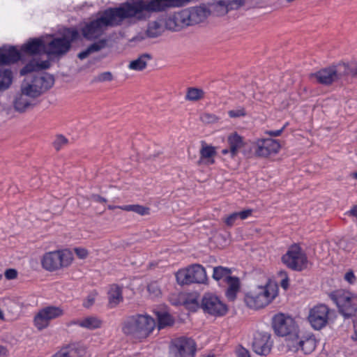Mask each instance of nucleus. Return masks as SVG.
<instances>
[{
  "label": "nucleus",
  "mask_w": 357,
  "mask_h": 357,
  "mask_svg": "<svg viewBox=\"0 0 357 357\" xmlns=\"http://www.w3.org/2000/svg\"><path fill=\"white\" fill-rule=\"evenodd\" d=\"M239 220V218L237 216L236 212H234L230 215H229L225 219V223L227 227H232L237 223V221Z\"/></svg>",
  "instance_id": "43"
},
{
  "label": "nucleus",
  "mask_w": 357,
  "mask_h": 357,
  "mask_svg": "<svg viewBox=\"0 0 357 357\" xmlns=\"http://www.w3.org/2000/svg\"><path fill=\"white\" fill-rule=\"evenodd\" d=\"M92 199L94 202H99V203H105L107 202V199L99 195H93L91 196Z\"/></svg>",
  "instance_id": "55"
},
{
  "label": "nucleus",
  "mask_w": 357,
  "mask_h": 357,
  "mask_svg": "<svg viewBox=\"0 0 357 357\" xmlns=\"http://www.w3.org/2000/svg\"><path fill=\"white\" fill-rule=\"evenodd\" d=\"M80 323H82V319L73 320L70 322L69 326L75 325L80 327Z\"/></svg>",
  "instance_id": "56"
},
{
  "label": "nucleus",
  "mask_w": 357,
  "mask_h": 357,
  "mask_svg": "<svg viewBox=\"0 0 357 357\" xmlns=\"http://www.w3.org/2000/svg\"><path fill=\"white\" fill-rule=\"evenodd\" d=\"M231 277V270L230 268L222 266H218L213 268L212 278L215 281H222L226 282Z\"/></svg>",
  "instance_id": "31"
},
{
  "label": "nucleus",
  "mask_w": 357,
  "mask_h": 357,
  "mask_svg": "<svg viewBox=\"0 0 357 357\" xmlns=\"http://www.w3.org/2000/svg\"><path fill=\"white\" fill-rule=\"evenodd\" d=\"M278 275L282 278L281 282H280V286L284 289H287L289 287V278L287 275V273L285 271H280L278 273Z\"/></svg>",
  "instance_id": "44"
},
{
  "label": "nucleus",
  "mask_w": 357,
  "mask_h": 357,
  "mask_svg": "<svg viewBox=\"0 0 357 357\" xmlns=\"http://www.w3.org/2000/svg\"><path fill=\"white\" fill-rule=\"evenodd\" d=\"M206 118L208 119V121H212L214 119V117L213 116L208 114H204L203 119H205Z\"/></svg>",
  "instance_id": "59"
},
{
  "label": "nucleus",
  "mask_w": 357,
  "mask_h": 357,
  "mask_svg": "<svg viewBox=\"0 0 357 357\" xmlns=\"http://www.w3.org/2000/svg\"><path fill=\"white\" fill-rule=\"evenodd\" d=\"M95 299H96V295L95 294H89L87 296L86 299L83 303L84 307H85L86 308H89L91 306H92L93 304L95 302Z\"/></svg>",
  "instance_id": "46"
},
{
  "label": "nucleus",
  "mask_w": 357,
  "mask_h": 357,
  "mask_svg": "<svg viewBox=\"0 0 357 357\" xmlns=\"http://www.w3.org/2000/svg\"><path fill=\"white\" fill-rule=\"evenodd\" d=\"M6 353V349L0 345V356L5 355Z\"/></svg>",
  "instance_id": "58"
},
{
  "label": "nucleus",
  "mask_w": 357,
  "mask_h": 357,
  "mask_svg": "<svg viewBox=\"0 0 357 357\" xmlns=\"http://www.w3.org/2000/svg\"><path fill=\"white\" fill-rule=\"evenodd\" d=\"M202 307L204 312L213 316H222L227 311V307L220 298L212 294H206L202 301Z\"/></svg>",
  "instance_id": "17"
},
{
  "label": "nucleus",
  "mask_w": 357,
  "mask_h": 357,
  "mask_svg": "<svg viewBox=\"0 0 357 357\" xmlns=\"http://www.w3.org/2000/svg\"><path fill=\"white\" fill-rule=\"evenodd\" d=\"M151 59V54H143L137 59L131 61L128 65V68L132 70L141 71L146 67L148 61Z\"/></svg>",
  "instance_id": "30"
},
{
  "label": "nucleus",
  "mask_w": 357,
  "mask_h": 357,
  "mask_svg": "<svg viewBox=\"0 0 357 357\" xmlns=\"http://www.w3.org/2000/svg\"><path fill=\"white\" fill-rule=\"evenodd\" d=\"M284 128H285V126L279 130L266 131V133L271 137H278V136H280L282 133Z\"/></svg>",
  "instance_id": "53"
},
{
  "label": "nucleus",
  "mask_w": 357,
  "mask_h": 357,
  "mask_svg": "<svg viewBox=\"0 0 357 357\" xmlns=\"http://www.w3.org/2000/svg\"><path fill=\"white\" fill-rule=\"evenodd\" d=\"M196 343L191 337L182 336L174 340L170 346L172 357H194Z\"/></svg>",
  "instance_id": "14"
},
{
  "label": "nucleus",
  "mask_w": 357,
  "mask_h": 357,
  "mask_svg": "<svg viewBox=\"0 0 357 357\" xmlns=\"http://www.w3.org/2000/svg\"><path fill=\"white\" fill-rule=\"evenodd\" d=\"M346 243L344 241H342L340 243V247L342 248L345 252H349L352 250L353 245L352 243H348L345 246L344 245Z\"/></svg>",
  "instance_id": "54"
},
{
  "label": "nucleus",
  "mask_w": 357,
  "mask_h": 357,
  "mask_svg": "<svg viewBox=\"0 0 357 357\" xmlns=\"http://www.w3.org/2000/svg\"><path fill=\"white\" fill-rule=\"evenodd\" d=\"M329 313L330 308L326 305H316L310 309L307 321L313 329L321 330L328 324Z\"/></svg>",
  "instance_id": "15"
},
{
  "label": "nucleus",
  "mask_w": 357,
  "mask_h": 357,
  "mask_svg": "<svg viewBox=\"0 0 357 357\" xmlns=\"http://www.w3.org/2000/svg\"><path fill=\"white\" fill-rule=\"evenodd\" d=\"M54 82L50 74L34 75L31 79H25L13 102L16 111L23 112L33 105V100L51 88Z\"/></svg>",
  "instance_id": "2"
},
{
  "label": "nucleus",
  "mask_w": 357,
  "mask_h": 357,
  "mask_svg": "<svg viewBox=\"0 0 357 357\" xmlns=\"http://www.w3.org/2000/svg\"><path fill=\"white\" fill-rule=\"evenodd\" d=\"M120 209L125 211H132L140 215L150 214V208L139 204H128L118 206Z\"/></svg>",
  "instance_id": "37"
},
{
  "label": "nucleus",
  "mask_w": 357,
  "mask_h": 357,
  "mask_svg": "<svg viewBox=\"0 0 357 357\" xmlns=\"http://www.w3.org/2000/svg\"><path fill=\"white\" fill-rule=\"evenodd\" d=\"M228 115L231 118H238L245 116L246 115V112L243 107H239L236 109L229 110L228 112Z\"/></svg>",
  "instance_id": "41"
},
{
  "label": "nucleus",
  "mask_w": 357,
  "mask_h": 357,
  "mask_svg": "<svg viewBox=\"0 0 357 357\" xmlns=\"http://www.w3.org/2000/svg\"><path fill=\"white\" fill-rule=\"evenodd\" d=\"M252 213V209H246L240 212H236L237 216L241 220L247 219L249 216L251 215Z\"/></svg>",
  "instance_id": "47"
},
{
  "label": "nucleus",
  "mask_w": 357,
  "mask_h": 357,
  "mask_svg": "<svg viewBox=\"0 0 357 357\" xmlns=\"http://www.w3.org/2000/svg\"><path fill=\"white\" fill-rule=\"evenodd\" d=\"M79 37V32L75 28L68 29L61 38H54L46 44L45 54L52 56H61L66 54L72 42Z\"/></svg>",
  "instance_id": "7"
},
{
  "label": "nucleus",
  "mask_w": 357,
  "mask_h": 357,
  "mask_svg": "<svg viewBox=\"0 0 357 357\" xmlns=\"http://www.w3.org/2000/svg\"><path fill=\"white\" fill-rule=\"evenodd\" d=\"M68 139L63 135H58L55 139L53 145L56 150H60L63 146L67 144Z\"/></svg>",
  "instance_id": "42"
},
{
  "label": "nucleus",
  "mask_w": 357,
  "mask_h": 357,
  "mask_svg": "<svg viewBox=\"0 0 357 357\" xmlns=\"http://www.w3.org/2000/svg\"><path fill=\"white\" fill-rule=\"evenodd\" d=\"M191 0H150L154 12L165 10L169 8L181 7Z\"/></svg>",
  "instance_id": "24"
},
{
  "label": "nucleus",
  "mask_w": 357,
  "mask_h": 357,
  "mask_svg": "<svg viewBox=\"0 0 357 357\" xmlns=\"http://www.w3.org/2000/svg\"><path fill=\"white\" fill-rule=\"evenodd\" d=\"M329 297L344 318L357 314V294L344 289H337L331 292Z\"/></svg>",
  "instance_id": "5"
},
{
  "label": "nucleus",
  "mask_w": 357,
  "mask_h": 357,
  "mask_svg": "<svg viewBox=\"0 0 357 357\" xmlns=\"http://www.w3.org/2000/svg\"><path fill=\"white\" fill-rule=\"evenodd\" d=\"M225 283L228 287L225 291V296L229 301H234L236 298L237 293L240 289V280L238 277L232 276Z\"/></svg>",
  "instance_id": "29"
},
{
  "label": "nucleus",
  "mask_w": 357,
  "mask_h": 357,
  "mask_svg": "<svg viewBox=\"0 0 357 357\" xmlns=\"http://www.w3.org/2000/svg\"><path fill=\"white\" fill-rule=\"evenodd\" d=\"M149 38H155L160 36L164 31V27L162 22L159 21H152L148 24L146 30Z\"/></svg>",
  "instance_id": "35"
},
{
  "label": "nucleus",
  "mask_w": 357,
  "mask_h": 357,
  "mask_svg": "<svg viewBox=\"0 0 357 357\" xmlns=\"http://www.w3.org/2000/svg\"><path fill=\"white\" fill-rule=\"evenodd\" d=\"M73 259V254L70 250H56L45 253L42 258L41 264L45 270L54 271L68 266Z\"/></svg>",
  "instance_id": "10"
},
{
  "label": "nucleus",
  "mask_w": 357,
  "mask_h": 357,
  "mask_svg": "<svg viewBox=\"0 0 357 357\" xmlns=\"http://www.w3.org/2000/svg\"><path fill=\"white\" fill-rule=\"evenodd\" d=\"M13 81V73L10 70H0V91L7 89Z\"/></svg>",
  "instance_id": "38"
},
{
  "label": "nucleus",
  "mask_w": 357,
  "mask_h": 357,
  "mask_svg": "<svg viewBox=\"0 0 357 357\" xmlns=\"http://www.w3.org/2000/svg\"><path fill=\"white\" fill-rule=\"evenodd\" d=\"M17 276V272L15 269L9 268L5 271V277L8 280H13Z\"/></svg>",
  "instance_id": "49"
},
{
  "label": "nucleus",
  "mask_w": 357,
  "mask_h": 357,
  "mask_svg": "<svg viewBox=\"0 0 357 357\" xmlns=\"http://www.w3.org/2000/svg\"><path fill=\"white\" fill-rule=\"evenodd\" d=\"M204 91L197 88H189L188 89L185 99L191 101H197L204 97Z\"/></svg>",
  "instance_id": "39"
},
{
  "label": "nucleus",
  "mask_w": 357,
  "mask_h": 357,
  "mask_svg": "<svg viewBox=\"0 0 357 357\" xmlns=\"http://www.w3.org/2000/svg\"><path fill=\"white\" fill-rule=\"evenodd\" d=\"M21 53L14 46L0 48V65L14 63L20 60Z\"/></svg>",
  "instance_id": "22"
},
{
  "label": "nucleus",
  "mask_w": 357,
  "mask_h": 357,
  "mask_svg": "<svg viewBox=\"0 0 357 357\" xmlns=\"http://www.w3.org/2000/svg\"><path fill=\"white\" fill-rule=\"evenodd\" d=\"M147 290L150 296L153 298H156L160 296L161 290L158 282H152L147 286Z\"/></svg>",
  "instance_id": "40"
},
{
  "label": "nucleus",
  "mask_w": 357,
  "mask_h": 357,
  "mask_svg": "<svg viewBox=\"0 0 357 357\" xmlns=\"http://www.w3.org/2000/svg\"><path fill=\"white\" fill-rule=\"evenodd\" d=\"M277 294L275 287L271 285L261 286L255 291L246 294L245 301L249 307L259 309L270 303Z\"/></svg>",
  "instance_id": "6"
},
{
  "label": "nucleus",
  "mask_w": 357,
  "mask_h": 357,
  "mask_svg": "<svg viewBox=\"0 0 357 357\" xmlns=\"http://www.w3.org/2000/svg\"><path fill=\"white\" fill-rule=\"evenodd\" d=\"M144 12H154L150 0H136L132 3H126L119 7L107 8L99 17L84 26L82 34L88 40L98 38L107 27L119 26L126 19L133 17L138 20L144 18Z\"/></svg>",
  "instance_id": "1"
},
{
  "label": "nucleus",
  "mask_w": 357,
  "mask_h": 357,
  "mask_svg": "<svg viewBox=\"0 0 357 357\" xmlns=\"http://www.w3.org/2000/svg\"><path fill=\"white\" fill-rule=\"evenodd\" d=\"M199 153V164L202 162L208 165L215 163L214 156L216 155L215 147L211 145H208L204 142H202Z\"/></svg>",
  "instance_id": "27"
},
{
  "label": "nucleus",
  "mask_w": 357,
  "mask_h": 357,
  "mask_svg": "<svg viewBox=\"0 0 357 357\" xmlns=\"http://www.w3.org/2000/svg\"><path fill=\"white\" fill-rule=\"evenodd\" d=\"M45 47L46 44L43 39L32 38L21 47V50L24 53L33 55L41 52L45 53Z\"/></svg>",
  "instance_id": "25"
},
{
  "label": "nucleus",
  "mask_w": 357,
  "mask_h": 357,
  "mask_svg": "<svg viewBox=\"0 0 357 357\" xmlns=\"http://www.w3.org/2000/svg\"><path fill=\"white\" fill-rule=\"evenodd\" d=\"M155 314L158 319L159 329L173 325L174 322V319L166 311H155Z\"/></svg>",
  "instance_id": "36"
},
{
  "label": "nucleus",
  "mask_w": 357,
  "mask_h": 357,
  "mask_svg": "<svg viewBox=\"0 0 357 357\" xmlns=\"http://www.w3.org/2000/svg\"><path fill=\"white\" fill-rule=\"evenodd\" d=\"M188 26L183 10L169 15L165 20L166 28L174 31H178Z\"/></svg>",
  "instance_id": "23"
},
{
  "label": "nucleus",
  "mask_w": 357,
  "mask_h": 357,
  "mask_svg": "<svg viewBox=\"0 0 357 357\" xmlns=\"http://www.w3.org/2000/svg\"><path fill=\"white\" fill-rule=\"evenodd\" d=\"M102 321L100 319L96 316H88L82 319L80 327L87 330H96L100 328Z\"/></svg>",
  "instance_id": "33"
},
{
  "label": "nucleus",
  "mask_w": 357,
  "mask_h": 357,
  "mask_svg": "<svg viewBox=\"0 0 357 357\" xmlns=\"http://www.w3.org/2000/svg\"><path fill=\"white\" fill-rule=\"evenodd\" d=\"M350 213L356 217L357 218V206H354L351 210H350Z\"/></svg>",
  "instance_id": "57"
},
{
  "label": "nucleus",
  "mask_w": 357,
  "mask_h": 357,
  "mask_svg": "<svg viewBox=\"0 0 357 357\" xmlns=\"http://www.w3.org/2000/svg\"><path fill=\"white\" fill-rule=\"evenodd\" d=\"M155 321L147 314H135L128 317L123 322L122 331L133 339L143 340L146 338L154 330Z\"/></svg>",
  "instance_id": "4"
},
{
  "label": "nucleus",
  "mask_w": 357,
  "mask_h": 357,
  "mask_svg": "<svg viewBox=\"0 0 357 357\" xmlns=\"http://www.w3.org/2000/svg\"><path fill=\"white\" fill-rule=\"evenodd\" d=\"M273 328L275 333L280 336L287 337V343L289 338L296 334L297 326L295 321L284 314H275L273 318Z\"/></svg>",
  "instance_id": "12"
},
{
  "label": "nucleus",
  "mask_w": 357,
  "mask_h": 357,
  "mask_svg": "<svg viewBox=\"0 0 357 357\" xmlns=\"http://www.w3.org/2000/svg\"><path fill=\"white\" fill-rule=\"evenodd\" d=\"M112 79V75L109 72L102 73L98 77V80L100 82L110 81Z\"/></svg>",
  "instance_id": "52"
},
{
  "label": "nucleus",
  "mask_w": 357,
  "mask_h": 357,
  "mask_svg": "<svg viewBox=\"0 0 357 357\" xmlns=\"http://www.w3.org/2000/svg\"><path fill=\"white\" fill-rule=\"evenodd\" d=\"M281 260L288 268L294 271H302L306 269L308 265L306 253L298 244L289 246Z\"/></svg>",
  "instance_id": "8"
},
{
  "label": "nucleus",
  "mask_w": 357,
  "mask_h": 357,
  "mask_svg": "<svg viewBox=\"0 0 357 357\" xmlns=\"http://www.w3.org/2000/svg\"><path fill=\"white\" fill-rule=\"evenodd\" d=\"M176 278L177 282L181 285L193 283L204 284L208 280L204 267L198 264H192L185 268L178 271L176 273Z\"/></svg>",
  "instance_id": "9"
},
{
  "label": "nucleus",
  "mask_w": 357,
  "mask_h": 357,
  "mask_svg": "<svg viewBox=\"0 0 357 357\" xmlns=\"http://www.w3.org/2000/svg\"><path fill=\"white\" fill-rule=\"evenodd\" d=\"M236 354L238 357H250L249 351L242 347L236 350Z\"/></svg>",
  "instance_id": "51"
},
{
  "label": "nucleus",
  "mask_w": 357,
  "mask_h": 357,
  "mask_svg": "<svg viewBox=\"0 0 357 357\" xmlns=\"http://www.w3.org/2000/svg\"><path fill=\"white\" fill-rule=\"evenodd\" d=\"M50 66V62L48 61H44L41 62H36L34 61L28 63L22 69L20 70L22 75H25L29 73L38 71L40 70L47 69Z\"/></svg>",
  "instance_id": "32"
},
{
  "label": "nucleus",
  "mask_w": 357,
  "mask_h": 357,
  "mask_svg": "<svg viewBox=\"0 0 357 357\" xmlns=\"http://www.w3.org/2000/svg\"><path fill=\"white\" fill-rule=\"evenodd\" d=\"M310 76L314 77L320 84L329 85L334 82L347 81L349 78L357 76V66L353 63H338L322 68Z\"/></svg>",
  "instance_id": "3"
},
{
  "label": "nucleus",
  "mask_w": 357,
  "mask_h": 357,
  "mask_svg": "<svg viewBox=\"0 0 357 357\" xmlns=\"http://www.w3.org/2000/svg\"><path fill=\"white\" fill-rule=\"evenodd\" d=\"M221 153L222 155H227V154H229L230 155V149L229 147L228 149H224L221 151Z\"/></svg>",
  "instance_id": "60"
},
{
  "label": "nucleus",
  "mask_w": 357,
  "mask_h": 357,
  "mask_svg": "<svg viewBox=\"0 0 357 357\" xmlns=\"http://www.w3.org/2000/svg\"><path fill=\"white\" fill-rule=\"evenodd\" d=\"M354 340H357V331H355V335L352 337Z\"/></svg>",
  "instance_id": "63"
},
{
  "label": "nucleus",
  "mask_w": 357,
  "mask_h": 357,
  "mask_svg": "<svg viewBox=\"0 0 357 357\" xmlns=\"http://www.w3.org/2000/svg\"><path fill=\"white\" fill-rule=\"evenodd\" d=\"M107 45V40L102 39L97 42L93 43L89 45L85 50L78 54V58L79 59H86L91 53L98 52Z\"/></svg>",
  "instance_id": "34"
},
{
  "label": "nucleus",
  "mask_w": 357,
  "mask_h": 357,
  "mask_svg": "<svg viewBox=\"0 0 357 357\" xmlns=\"http://www.w3.org/2000/svg\"><path fill=\"white\" fill-rule=\"evenodd\" d=\"M252 349L258 355H268L272 348L273 341L268 333L257 331L254 334L252 341Z\"/></svg>",
  "instance_id": "18"
},
{
  "label": "nucleus",
  "mask_w": 357,
  "mask_h": 357,
  "mask_svg": "<svg viewBox=\"0 0 357 357\" xmlns=\"http://www.w3.org/2000/svg\"><path fill=\"white\" fill-rule=\"evenodd\" d=\"M317 340L310 332L297 333L289 338L287 347L294 352L301 351L304 354H311L316 348Z\"/></svg>",
  "instance_id": "11"
},
{
  "label": "nucleus",
  "mask_w": 357,
  "mask_h": 357,
  "mask_svg": "<svg viewBox=\"0 0 357 357\" xmlns=\"http://www.w3.org/2000/svg\"><path fill=\"white\" fill-rule=\"evenodd\" d=\"M149 38L148 35H146V31L145 32H140L137 33L135 36H134L131 41L132 42H141L142 40H144L146 38Z\"/></svg>",
  "instance_id": "50"
},
{
  "label": "nucleus",
  "mask_w": 357,
  "mask_h": 357,
  "mask_svg": "<svg viewBox=\"0 0 357 357\" xmlns=\"http://www.w3.org/2000/svg\"><path fill=\"white\" fill-rule=\"evenodd\" d=\"M63 310L61 307L54 305H48L38 310L33 319L34 326L39 331L47 328L52 320L61 317Z\"/></svg>",
  "instance_id": "13"
},
{
  "label": "nucleus",
  "mask_w": 357,
  "mask_h": 357,
  "mask_svg": "<svg viewBox=\"0 0 357 357\" xmlns=\"http://www.w3.org/2000/svg\"><path fill=\"white\" fill-rule=\"evenodd\" d=\"M227 144L230 149L231 158H234L244 144L243 137L236 132L228 136Z\"/></svg>",
  "instance_id": "28"
},
{
  "label": "nucleus",
  "mask_w": 357,
  "mask_h": 357,
  "mask_svg": "<svg viewBox=\"0 0 357 357\" xmlns=\"http://www.w3.org/2000/svg\"><path fill=\"white\" fill-rule=\"evenodd\" d=\"M21 53L14 46L0 48V65L14 63L20 60Z\"/></svg>",
  "instance_id": "21"
},
{
  "label": "nucleus",
  "mask_w": 357,
  "mask_h": 357,
  "mask_svg": "<svg viewBox=\"0 0 357 357\" xmlns=\"http://www.w3.org/2000/svg\"><path fill=\"white\" fill-rule=\"evenodd\" d=\"M86 347L79 342H74L62 347L52 357H84Z\"/></svg>",
  "instance_id": "19"
},
{
  "label": "nucleus",
  "mask_w": 357,
  "mask_h": 357,
  "mask_svg": "<svg viewBox=\"0 0 357 357\" xmlns=\"http://www.w3.org/2000/svg\"><path fill=\"white\" fill-rule=\"evenodd\" d=\"M345 281L352 284L356 282V277L353 271L350 270L347 271L344 276Z\"/></svg>",
  "instance_id": "45"
},
{
  "label": "nucleus",
  "mask_w": 357,
  "mask_h": 357,
  "mask_svg": "<svg viewBox=\"0 0 357 357\" xmlns=\"http://www.w3.org/2000/svg\"><path fill=\"white\" fill-rule=\"evenodd\" d=\"M108 305L110 308L116 307L123 301L122 287L113 284L110 285L107 292Z\"/></svg>",
  "instance_id": "26"
},
{
  "label": "nucleus",
  "mask_w": 357,
  "mask_h": 357,
  "mask_svg": "<svg viewBox=\"0 0 357 357\" xmlns=\"http://www.w3.org/2000/svg\"><path fill=\"white\" fill-rule=\"evenodd\" d=\"M353 176L356 179H357V172L354 173Z\"/></svg>",
  "instance_id": "64"
},
{
  "label": "nucleus",
  "mask_w": 357,
  "mask_h": 357,
  "mask_svg": "<svg viewBox=\"0 0 357 357\" xmlns=\"http://www.w3.org/2000/svg\"><path fill=\"white\" fill-rule=\"evenodd\" d=\"M183 13L188 25L192 26L204 21L209 12L205 7L197 6L183 10Z\"/></svg>",
  "instance_id": "20"
},
{
  "label": "nucleus",
  "mask_w": 357,
  "mask_h": 357,
  "mask_svg": "<svg viewBox=\"0 0 357 357\" xmlns=\"http://www.w3.org/2000/svg\"><path fill=\"white\" fill-rule=\"evenodd\" d=\"M4 319V315H3V313L2 312V311L0 310V320H3Z\"/></svg>",
  "instance_id": "62"
},
{
  "label": "nucleus",
  "mask_w": 357,
  "mask_h": 357,
  "mask_svg": "<svg viewBox=\"0 0 357 357\" xmlns=\"http://www.w3.org/2000/svg\"><path fill=\"white\" fill-rule=\"evenodd\" d=\"M252 149L256 155L266 158L277 153L280 149V144L278 140L272 138H261L252 144Z\"/></svg>",
  "instance_id": "16"
},
{
  "label": "nucleus",
  "mask_w": 357,
  "mask_h": 357,
  "mask_svg": "<svg viewBox=\"0 0 357 357\" xmlns=\"http://www.w3.org/2000/svg\"><path fill=\"white\" fill-rule=\"evenodd\" d=\"M74 250L79 259H85L88 256V251L85 248H76Z\"/></svg>",
  "instance_id": "48"
},
{
  "label": "nucleus",
  "mask_w": 357,
  "mask_h": 357,
  "mask_svg": "<svg viewBox=\"0 0 357 357\" xmlns=\"http://www.w3.org/2000/svg\"><path fill=\"white\" fill-rule=\"evenodd\" d=\"M119 206H112V205H109L108 206V208L110 209V210H114V208H119L118 207Z\"/></svg>",
  "instance_id": "61"
}]
</instances>
